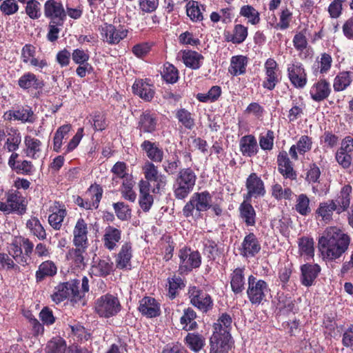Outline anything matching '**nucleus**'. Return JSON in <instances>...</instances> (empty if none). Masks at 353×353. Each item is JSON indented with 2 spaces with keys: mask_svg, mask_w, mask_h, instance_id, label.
<instances>
[{
  "mask_svg": "<svg viewBox=\"0 0 353 353\" xmlns=\"http://www.w3.org/2000/svg\"><path fill=\"white\" fill-rule=\"evenodd\" d=\"M26 227L30 233L39 240L46 239V232L40 221L37 217H32L26 222Z\"/></svg>",
  "mask_w": 353,
  "mask_h": 353,
  "instance_id": "obj_48",
  "label": "nucleus"
},
{
  "mask_svg": "<svg viewBox=\"0 0 353 353\" xmlns=\"http://www.w3.org/2000/svg\"><path fill=\"white\" fill-rule=\"evenodd\" d=\"M21 241L19 236H14L8 245V251L10 255L16 261L17 263L25 265L28 263L26 257L23 255L21 248Z\"/></svg>",
  "mask_w": 353,
  "mask_h": 353,
  "instance_id": "obj_36",
  "label": "nucleus"
},
{
  "mask_svg": "<svg viewBox=\"0 0 353 353\" xmlns=\"http://www.w3.org/2000/svg\"><path fill=\"white\" fill-rule=\"evenodd\" d=\"M196 314L194 310L188 307L183 311V314L180 319V323L183 325V329L187 331L193 330L196 328L197 323L195 321Z\"/></svg>",
  "mask_w": 353,
  "mask_h": 353,
  "instance_id": "obj_47",
  "label": "nucleus"
},
{
  "mask_svg": "<svg viewBox=\"0 0 353 353\" xmlns=\"http://www.w3.org/2000/svg\"><path fill=\"white\" fill-rule=\"evenodd\" d=\"M176 117L179 122L181 123L186 129L192 130L194 126V119L192 114L185 108H181L176 110Z\"/></svg>",
  "mask_w": 353,
  "mask_h": 353,
  "instance_id": "obj_55",
  "label": "nucleus"
},
{
  "mask_svg": "<svg viewBox=\"0 0 353 353\" xmlns=\"http://www.w3.org/2000/svg\"><path fill=\"white\" fill-rule=\"evenodd\" d=\"M277 163L279 171L284 177L290 179H296V174L285 151L279 152L277 157Z\"/></svg>",
  "mask_w": 353,
  "mask_h": 353,
  "instance_id": "obj_22",
  "label": "nucleus"
},
{
  "mask_svg": "<svg viewBox=\"0 0 353 353\" xmlns=\"http://www.w3.org/2000/svg\"><path fill=\"white\" fill-rule=\"evenodd\" d=\"M113 208L117 216L121 221H126L131 216V210L129 206L123 202L113 203Z\"/></svg>",
  "mask_w": 353,
  "mask_h": 353,
  "instance_id": "obj_63",
  "label": "nucleus"
},
{
  "mask_svg": "<svg viewBox=\"0 0 353 353\" xmlns=\"http://www.w3.org/2000/svg\"><path fill=\"white\" fill-rule=\"evenodd\" d=\"M301 283L305 286H311L321 272L318 264L306 263L301 267Z\"/></svg>",
  "mask_w": 353,
  "mask_h": 353,
  "instance_id": "obj_27",
  "label": "nucleus"
},
{
  "mask_svg": "<svg viewBox=\"0 0 353 353\" xmlns=\"http://www.w3.org/2000/svg\"><path fill=\"white\" fill-rule=\"evenodd\" d=\"M314 240L312 238L302 237L299 240V254L304 259L310 260L314 255Z\"/></svg>",
  "mask_w": 353,
  "mask_h": 353,
  "instance_id": "obj_42",
  "label": "nucleus"
},
{
  "mask_svg": "<svg viewBox=\"0 0 353 353\" xmlns=\"http://www.w3.org/2000/svg\"><path fill=\"white\" fill-rule=\"evenodd\" d=\"M184 343L191 351L199 352L205 345V338L198 332H191L186 335Z\"/></svg>",
  "mask_w": 353,
  "mask_h": 353,
  "instance_id": "obj_39",
  "label": "nucleus"
},
{
  "mask_svg": "<svg viewBox=\"0 0 353 353\" xmlns=\"http://www.w3.org/2000/svg\"><path fill=\"white\" fill-rule=\"evenodd\" d=\"M44 15L52 23L63 25L66 12L61 0H47L44 3Z\"/></svg>",
  "mask_w": 353,
  "mask_h": 353,
  "instance_id": "obj_11",
  "label": "nucleus"
},
{
  "mask_svg": "<svg viewBox=\"0 0 353 353\" xmlns=\"http://www.w3.org/2000/svg\"><path fill=\"white\" fill-rule=\"evenodd\" d=\"M178 256L179 258V271L181 274L188 273L201 265V257L197 251L184 247L179 250Z\"/></svg>",
  "mask_w": 353,
  "mask_h": 353,
  "instance_id": "obj_9",
  "label": "nucleus"
},
{
  "mask_svg": "<svg viewBox=\"0 0 353 353\" xmlns=\"http://www.w3.org/2000/svg\"><path fill=\"white\" fill-rule=\"evenodd\" d=\"M241 254L245 257H253L261 250V244L256 236L251 232L246 235L241 243Z\"/></svg>",
  "mask_w": 353,
  "mask_h": 353,
  "instance_id": "obj_19",
  "label": "nucleus"
},
{
  "mask_svg": "<svg viewBox=\"0 0 353 353\" xmlns=\"http://www.w3.org/2000/svg\"><path fill=\"white\" fill-rule=\"evenodd\" d=\"M70 129L71 125L68 124L63 125L57 129L54 137L53 150L55 152H59L60 151L63 139L68 135Z\"/></svg>",
  "mask_w": 353,
  "mask_h": 353,
  "instance_id": "obj_56",
  "label": "nucleus"
},
{
  "mask_svg": "<svg viewBox=\"0 0 353 353\" xmlns=\"http://www.w3.org/2000/svg\"><path fill=\"white\" fill-rule=\"evenodd\" d=\"M157 120L150 113H143L141 115L138 123V129L142 133H152L156 130Z\"/></svg>",
  "mask_w": 353,
  "mask_h": 353,
  "instance_id": "obj_40",
  "label": "nucleus"
},
{
  "mask_svg": "<svg viewBox=\"0 0 353 353\" xmlns=\"http://www.w3.org/2000/svg\"><path fill=\"white\" fill-rule=\"evenodd\" d=\"M101 39L111 46L119 44L125 39L128 34V28L123 25L115 26L112 23H103L99 27Z\"/></svg>",
  "mask_w": 353,
  "mask_h": 353,
  "instance_id": "obj_6",
  "label": "nucleus"
},
{
  "mask_svg": "<svg viewBox=\"0 0 353 353\" xmlns=\"http://www.w3.org/2000/svg\"><path fill=\"white\" fill-rule=\"evenodd\" d=\"M25 153L27 157L36 159L40 157L42 152L43 144L41 141L31 135L24 137Z\"/></svg>",
  "mask_w": 353,
  "mask_h": 353,
  "instance_id": "obj_29",
  "label": "nucleus"
},
{
  "mask_svg": "<svg viewBox=\"0 0 353 353\" xmlns=\"http://www.w3.org/2000/svg\"><path fill=\"white\" fill-rule=\"evenodd\" d=\"M197 176L190 168H182L178 172L173 183V192L179 200L185 199L193 191Z\"/></svg>",
  "mask_w": 353,
  "mask_h": 353,
  "instance_id": "obj_3",
  "label": "nucleus"
},
{
  "mask_svg": "<svg viewBox=\"0 0 353 353\" xmlns=\"http://www.w3.org/2000/svg\"><path fill=\"white\" fill-rule=\"evenodd\" d=\"M19 85L21 88H37L39 85L38 79L33 73L27 72L19 79Z\"/></svg>",
  "mask_w": 353,
  "mask_h": 353,
  "instance_id": "obj_61",
  "label": "nucleus"
},
{
  "mask_svg": "<svg viewBox=\"0 0 353 353\" xmlns=\"http://www.w3.org/2000/svg\"><path fill=\"white\" fill-rule=\"evenodd\" d=\"M332 63V58L327 53H322L319 59L316 60V63L313 65V72L317 76L319 74H327L331 68Z\"/></svg>",
  "mask_w": 353,
  "mask_h": 353,
  "instance_id": "obj_44",
  "label": "nucleus"
},
{
  "mask_svg": "<svg viewBox=\"0 0 353 353\" xmlns=\"http://www.w3.org/2000/svg\"><path fill=\"white\" fill-rule=\"evenodd\" d=\"M248 35V28L242 24L234 25L232 33L227 32L224 34L225 41L234 44L242 43L245 41Z\"/></svg>",
  "mask_w": 353,
  "mask_h": 353,
  "instance_id": "obj_35",
  "label": "nucleus"
},
{
  "mask_svg": "<svg viewBox=\"0 0 353 353\" xmlns=\"http://www.w3.org/2000/svg\"><path fill=\"white\" fill-rule=\"evenodd\" d=\"M240 151L244 157H251L258 152L256 138L252 135H245L240 139Z\"/></svg>",
  "mask_w": 353,
  "mask_h": 353,
  "instance_id": "obj_33",
  "label": "nucleus"
},
{
  "mask_svg": "<svg viewBox=\"0 0 353 353\" xmlns=\"http://www.w3.org/2000/svg\"><path fill=\"white\" fill-rule=\"evenodd\" d=\"M66 350V343L61 338L54 339L48 342L46 353H65Z\"/></svg>",
  "mask_w": 353,
  "mask_h": 353,
  "instance_id": "obj_60",
  "label": "nucleus"
},
{
  "mask_svg": "<svg viewBox=\"0 0 353 353\" xmlns=\"http://www.w3.org/2000/svg\"><path fill=\"white\" fill-rule=\"evenodd\" d=\"M232 317L223 313L213 325V332L210 339L209 353H228L233 345L230 334Z\"/></svg>",
  "mask_w": 353,
  "mask_h": 353,
  "instance_id": "obj_2",
  "label": "nucleus"
},
{
  "mask_svg": "<svg viewBox=\"0 0 353 353\" xmlns=\"http://www.w3.org/2000/svg\"><path fill=\"white\" fill-rule=\"evenodd\" d=\"M57 273V267L51 261L43 262L36 272L37 280L40 281L46 276H51Z\"/></svg>",
  "mask_w": 353,
  "mask_h": 353,
  "instance_id": "obj_50",
  "label": "nucleus"
},
{
  "mask_svg": "<svg viewBox=\"0 0 353 353\" xmlns=\"http://www.w3.org/2000/svg\"><path fill=\"white\" fill-rule=\"evenodd\" d=\"M212 195L208 191L194 192L183 208L185 217L193 216L194 212L200 214L211 208Z\"/></svg>",
  "mask_w": 353,
  "mask_h": 353,
  "instance_id": "obj_5",
  "label": "nucleus"
},
{
  "mask_svg": "<svg viewBox=\"0 0 353 353\" xmlns=\"http://www.w3.org/2000/svg\"><path fill=\"white\" fill-rule=\"evenodd\" d=\"M121 239V230L109 225L105 228L102 237L104 247L110 251L114 250L117 247V243Z\"/></svg>",
  "mask_w": 353,
  "mask_h": 353,
  "instance_id": "obj_20",
  "label": "nucleus"
},
{
  "mask_svg": "<svg viewBox=\"0 0 353 353\" xmlns=\"http://www.w3.org/2000/svg\"><path fill=\"white\" fill-rule=\"evenodd\" d=\"M353 80V72H340L334 79V88H346Z\"/></svg>",
  "mask_w": 353,
  "mask_h": 353,
  "instance_id": "obj_58",
  "label": "nucleus"
},
{
  "mask_svg": "<svg viewBox=\"0 0 353 353\" xmlns=\"http://www.w3.org/2000/svg\"><path fill=\"white\" fill-rule=\"evenodd\" d=\"M6 140L3 148L10 152L17 151L19 148L21 142V134L18 129L11 127L8 128L5 132Z\"/></svg>",
  "mask_w": 353,
  "mask_h": 353,
  "instance_id": "obj_30",
  "label": "nucleus"
},
{
  "mask_svg": "<svg viewBox=\"0 0 353 353\" xmlns=\"http://www.w3.org/2000/svg\"><path fill=\"white\" fill-rule=\"evenodd\" d=\"M74 295L72 283H61L56 287L54 292L52 294V299L56 303H61L66 299L74 302Z\"/></svg>",
  "mask_w": 353,
  "mask_h": 353,
  "instance_id": "obj_31",
  "label": "nucleus"
},
{
  "mask_svg": "<svg viewBox=\"0 0 353 353\" xmlns=\"http://www.w3.org/2000/svg\"><path fill=\"white\" fill-rule=\"evenodd\" d=\"M292 42L295 49L299 52L301 59H306L310 55L309 49H307V39L302 32L296 34Z\"/></svg>",
  "mask_w": 353,
  "mask_h": 353,
  "instance_id": "obj_46",
  "label": "nucleus"
},
{
  "mask_svg": "<svg viewBox=\"0 0 353 353\" xmlns=\"http://www.w3.org/2000/svg\"><path fill=\"white\" fill-rule=\"evenodd\" d=\"M247 194L245 196L246 200H250L251 198H258L263 196L265 193L264 183L256 173H252L247 178L245 183Z\"/></svg>",
  "mask_w": 353,
  "mask_h": 353,
  "instance_id": "obj_13",
  "label": "nucleus"
},
{
  "mask_svg": "<svg viewBox=\"0 0 353 353\" xmlns=\"http://www.w3.org/2000/svg\"><path fill=\"white\" fill-rule=\"evenodd\" d=\"M232 290L235 294H239L245 289V278L243 269L236 268L231 274L230 281Z\"/></svg>",
  "mask_w": 353,
  "mask_h": 353,
  "instance_id": "obj_45",
  "label": "nucleus"
},
{
  "mask_svg": "<svg viewBox=\"0 0 353 353\" xmlns=\"http://www.w3.org/2000/svg\"><path fill=\"white\" fill-rule=\"evenodd\" d=\"M186 14L192 22H199L203 20V15L196 1H189L186 6Z\"/></svg>",
  "mask_w": 353,
  "mask_h": 353,
  "instance_id": "obj_51",
  "label": "nucleus"
},
{
  "mask_svg": "<svg viewBox=\"0 0 353 353\" xmlns=\"http://www.w3.org/2000/svg\"><path fill=\"white\" fill-rule=\"evenodd\" d=\"M350 237L341 228L329 226L319 238L318 246L325 261H334L347 250Z\"/></svg>",
  "mask_w": 353,
  "mask_h": 353,
  "instance_id": "obj_1",
  "label": "nucleus"
},
{
  "mask_svg": "<svg viewBox=\"0 0 353 353\" xmlns=\"http://www.w3.org/2000/svg\"><path fill=\"white\" fill-rule=\"evenodd\" d=\"M72 285L74 292V302L77 303L82 299L85 293L89 291V281L86 276H83L81 282V290L79 289L80 282L74 281Z\"/></svg>",
  "mask_w": 353,
  "mask_h": 353,
  "instance_id": "obj_54",
  "label": "nucleus"
},
{
  "mask_svg": "<svg viewBox=\"0 0 353 353\" xmlns=\"http://www.w3.org/2000/svg\"><path fill=\"white\" fill-rule=\"evenodd\" d=\"M48 223L54 230H60L62 223L66 216V210L62 203L59 202H53L49 208Z\"/></svg>",
  "mask_w": 353,
  "mask_h": 353,
  "instance_id": "obj_18",
  "label": "nucleus"
},
{
  "mask_svg": "<svg viewBox=\"0 0 353 353\" xmlns=\"http://www.w3.org/2000/svg\"><path fill=\"white\" fill-rule=\"evenodd\" d=\"M264 68L266 77L263 81V88H274L280 80V74L276 61L272 58L268 59L265 62Z\"/></svg>",
  "mask_w": 353,
  "mask_h": 353,
  "instance_id": "obj_16",
  "label": "nucleus"
},
{
  "mask_svg": "<svg viewBox=\"0 0 353 353\" xmlns=\"http://www.w3.org/2000/svg\"><path fill=\"white\" fill-rule=\"evenodd\" d=\"M312 138L307 136H301L296 144L292 145L289 150V154L292 159H298V153L304 154L312 149Z\"/></svg>",
  "mask_w": 353,
  "mask_h": 353,
  "instance_id": "obj_28",
  "label": "nucleus"
},
{
  "mask_svg": "<svg viewBox=\"0 0 353 353\" xmlns=\"http://www.w3.org/2000/svg\"><path fill=\"white\" fill-rule=\"evenodd\" d=\"M270 289L268 284L262 279H257L253 275L248 277V288L247 295L252 305H260L266 301L267 296L270 294Z\"/></svg>",
  "mask_w": 353,
  "mask_h": 353,
  "instance_id": "obj_7",
  "label": "nucleus"
},
{
  "mask_svg": "<svg viewBox=\"0 0 353 353\" xmlns=\"http://www.w3.org/2000/svg\"><path fill=\"white\" fill-rule=\"evenodd\" d=\"M161 77L167 83L173 84L179 79V70L174 65L167 62L163 65Z\"/></svg>",
  "mask_w": 353,
  "mask_h": 353,
  "instance_id": "obj_52",
  "label": "nucleus"
},
{
  "mask_svg": "<svg viewBox=\"0 0 353 353\" xmlns=\"http://www.w3.org/2000/svg\"><path fill=\"white\" fill-rule=\"evenodd\" d=\"M134 185V181L132 176H127L123 180L121 189L122 196L131 202H134L137 198V194L132 190Z\"/></svg>",
  "mask_w": 353,
  "mask_h": 353,
  "instance_id": "obj_53",
  "label": "nucleus"
},
{
  "mask_svg": "<svg viewBox=\"0 0 353 353\" xmlns=\"http://www.w3.org/2000/svg\"><path fill=\"white\" fill-rule=\"evenodd\" d=\"M113 263L109 257L94 259L90 268L91 274L97 276H105L112 270Z\"/></svg>",
  "mask_w": 353,
  "mask_h": 353,
  "instance_id": "obj_25",
  "label": "nucleus"
},
{
  "mask_svg": "<svg viewBox=\"0 0 353 353\" xmlns=\"http://www.w3.org/2000/svg\"><path fill=\"white\" fill-rule=\"evenodd\" d=\"M292 18V12L290 9H283L279 15V22L276 24L275 28L284 30L289 28Z\"/></svg>",
  "mask_w": 353,
  "mask_h": 353,
  "instance_id": "obj_64",
  "label": "nucleus"
},
{
  "mask_svg": "<svg viewBox=\"0 0 353 353\" xmlns=\"http://www.w3.org/2000/svg\"><path fill=\"white\" fill-rule=\"evenodd\" d=\"M188 294L190 303L203 313L211 310L213 307V300L206 292L197 287H190Z\"/></svg>",
  "mask_w": 353,
  "mask_h": 353,
  "instance_id": "obj_10",
  "label": "nucleus"
},
{
  "mask_svg": "<svg viewBox=\"0 0 353 353\" xmlns=\"http://www.w3.org/2000/svg\"><path fill=\"white\" fill-rule=\"evenodd\" d=\"M0 210L5 214L16 212L19 214L25 212V205L22 203L21 198L14 193H8L6 201H0Z\"/></svg>",
  "mask_w": 353,
  "mask_h": 353,
  "instance_id": "obj_15",
  "label": "nucleus"
},
{
  "mask_svg": "<svg viewBox=\"0 0 353 353\" xmlns=\"http://www.w3.org/2000/svg\"><path fill=\"white\" fill-rule=\"evenodd\" d=\"M75 248L70 249L66 254V259L68 261L74 263L77 267L84 266V254L88 248L87 245L83 246H75Z\"/></svg>",
  "mask_w": 353,
  "mask_h": 353,
  "instance_id": "obj_43",
  "label": "nucleus"
},
{
  "mask_svg": "<svg viewBox=\"0 0 353 353\" xmlns=\"http://www.w3.org/2000/svg\"><path fill=\"white\" fill-rule=\"evenodd\" d=\"M168 296L173 299L176 297L178 290L183 288L185 284L180 277L173 276L168 279Z\"/></svg>",
  "mask_w": 353,
  "mask_h": 353,
  "instance_id": "obj_57",
  "label": "nucleus"
},
{
  "mask_svg": "<svg viewBox=\"0 0 353 353\" xmlns=\"http://www.w3.org/2000/svg\"><path fill=\"white\" fill-rule=\"evenodd\" d=\"M295 210L303 216H306L310 213V199L305 194H301L298 196Z\"/></svg>",
  "mask_w": 353,
  "mask_h": 353,
  "instance_id": "obj_59",
  "label": "nucleus"
},
{
  "mask_svg": "<svg viewBox=\"0 0 353 353\" xmlns=\"http://www.w3.org/2000/svg\"><path fill=\"white\" fill-rule=\"evenodd\" d=\"M132 257V246L130 242H125L122 245L117 255L116 265L120 269H129L131 267Z\"/></svg>",
  "mask_w": 353,
  "mask_h": 353,
  "instance_id": "obj_24",
  "label": "nucleus"
},
{
  "mask_svg": "<svg viewBox=\"0 0 353 353\" xmlns=\"http://www.w3.org/2000/svg\"><path fill=\"white\" fill-rule=\"evenodd\" d=\"M336 211L338 214L337 205L334 200H329L326 202L320 203L316 213L326 223L332 219L333 212Z\"/></svg>",
  "mask_w": 353,
  "mask_h": 353,
  "instance_id": "obj_38",
  "label": "nucleus"
},
{
  "mask_svg": "<svg viewBox=\"0 0 353 353\" xmlns=\"http://www.w3.org/2000/svg\"><path fill=\"white\" fill-rule=\"evenodd\" d=\"M139 312L148 318L156 317L160 314V307L157 301L150 296H145L140 301Z\"/></svg>",
  "mask_w": 353,
  "mask_h": 353,
  "instance_id": "obj_23",
  "label": "nucleus"
},
{
  "mask_svg": "<svg viewBox=\"0 0 353 353\" xmlns=\"http://www.w3.org/2000/svg\"><path fill=\"white\" fill-rule=\"evenodd\" d=\"M240 218L247 226H254L256 223V211L249 200H245L239 206Z\"/></svg>",
  "mask_w": 353,
  "mask_h": 353,
  "instance_id": "obj_32",
  "label": "nucleus"
},
{
  "mask_svg": "<svg viewBox=\"0 0 353 353\" xmlns=\"http://www.w3.org/2000/svg\"><path fill=\"white\" fill-rule=\"evenodd\" d=\"M26 14L32 19H38L41 16V3L37 0L28 1L26 7Z\"/></svg>",
  "mask_w": 353,
  "mask_h": 353,
  "instance_id": "obj_62",
  "label": "nucleus"
},
{
  "mask_svg": "<svg viewBox=\"0 0 353 353\" xmlns=\"http://www.w3.org/2000/svg\"><path fill=\"white\" fill-rule=\"evenodd\" d=\"M86 194L90 197L91 201L84 200L81 197L78 196L75 200L76 204L86 210L97 209L102 197V188L99 185H92L90 187Z\"/></svg>",
  "mask_w": 353,
  "mask_h": 353,
  "instance_id": "obj_14",
  "label": "nucleus"
},
{
  "mask_svg": "<svg viewBox=\"0 0 353 353\" xmlns=\"http://www.w3.org/2000/svg\"><path fill=\"white\" fill-rule=\"evenodd\" d=\"M239 14L248 19V22L252 25H256L260 22V14L253 6L250 5L243 6L239 11Z\"/></svg>",
  "mask_w": 353,
  "mask_h": 353,
  "instance_id": "obj_49",
  "label": "nucleus"
},
{
  "mask_svg": "<svg viewBox=\"0 0 353 353\" xmlns=\"http://www.w3.org/2000/svg\"><path fill=\"white\" fill-rule=\"evenodd\" d=\"M141 148L151 162L161 163L163 161L164 152L158 143L145 140L141 144Z\"/></svg>",
  "mask_w": 353,
  "mask_h": 353,
  "instance_id": "obj_21",
  "label": "nucleus"
},
{
  "mask_svg": "<svg viewBox=\"0 0 353 353\" xmlns=\"http://www.w3.org/2000/svg\"><path fill=\"white\" fill-rule=\"evenodd\" d=\"M139 205L141 209L148 212L150 210L153 204V197L150 194V185L148 181H140L139 183Z\"/></svg>",
  "mask_w": 353,
  "mask_h": 353,
  "instance_id": "obj_34",
  "label": "nucleus"
},
{
  "mask_svg": "<svg viewBox=\"0 0 353 353\" xmlns=\"http://www.w3.org/2000/svg\"><path fill=\"white\" fill-rule=\"evenodd\" d=\"M143 172L145 180L143 181H148V184L154 183L152 192L154 193H159L161 190H163L167 184V177L159 172L157 166L154 163L146 161L143 166Z\"/></svg>",
  "mask_w": 353,
  "mask_h": 353,
  "instance_id": "obj_8",
  "label": "nucleus"
},
{
  "mask_svg": "<svg viewBox=\"0 0 353 353\" xmlns=\"http://www.w3.org/2000/svg\"><path fill=\"white\" fill-rule=\"evenodd\" d=\"M122 306L117 296L107 293L97 298L94 303L95 313L101 318L110 319L117 316Z\"/></svg>",
  "mask_w": 353,
  "mask_h": 353,
  "instance_id": "obj_4",
  "label": "nucleus"
},
{
  "mask_svg": "<svg viewBox=\"0 0 353 353\" xmlns=\"http://www.w3.org/2000/svg\"><path fill=\"white\" fill-rule=\"evenodd\" d=\"M287 71L289 79L296 88H303L307 83V74L302 63L294 61L288 64Z\"/></svg>",
  "mask_w": 353,
  "mask_h": 353,
  "instance_id": "obj_12",
  "label": "nucleus"
},
{
  "mask_svg": "<svg viewBox=\"0 0 353 353\" xmlns=\"http://www.w3.org/2000/svg\"><path fill=\"white\" fill-rule=\"evenodd\" d=\"M248 58L243 55L233 56L230 60L229 72L234 76L243 74L246 71Z\"/></svg>",
  "mask_w": 353,
  "mask_h": 353,
  "instance_id": "obj_41",
  "label": "nucleus"
},
{
  "mask_svg": "<svg viewBox=\"0 0 353 353\" xmlns=\"http://www.w3.org/2000/svg\"><path fill=\"white\" fill-rule=\"evenodd\" d=\"M88 225L85 221L83 219H78L73 230L74 246H88Z\"/></svg>",
  "mask_w": 353,
  "mask_h": 353,
  "instance_id": "obj_26",
  "label": "nucleus"
},
{
  "mask_svg": "<svg viewBox=\"0 0 353 353\" xmlns=\"http://www.w3.org/2000/svg\"><path fill=\"white\" fill-rule=\"evenodd\" d=\"M176 58L181 61L187 68L192 70L200 68L204 59L201 54L191 50L179 51Z\"/></svg>",
  "mask_w": 353,
  "mask_h": 353,
  "instance_id": "obj_17",
  "label": "nucleus"
},
{
  "mask_svg": "<svg viewBox=\"0 0 353 353\" xmlns=\"http://www.w3.org/2000/svg\"><path fill=\"white\" fill-rule=\"evenodd\" d=\"M352 188L351 185H344L341 188L336 199L334 200L337 205L339 214L346 211L349 208L351 200L350 194L352 193Z\"/></svg>",
  "mask_w": 353,
  "mask_h": 353,
  "instance_id": "obj_37",
  "label": "nucleus"
}]
</instances>
